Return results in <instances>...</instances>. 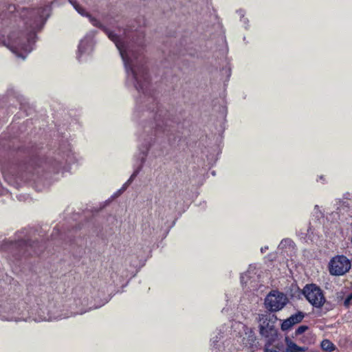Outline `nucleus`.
<instances>
[{
	"instance_id": "obj_1",
	"label": "nucleus",
	"mask_w": 352,
	"mask_h": 352,
	"mask_svg": "<svg viewBox=\"0 0 352 352\" xmlns=\"http://www.w3.org/2000/svg\"><path fill=\"white\" fill-rule=\"evenodd\" d=\"M117 47L124 63L127 76L139 91L145 92L149 83L143 56L142 36H137L129 23H98Z\"/></svg>"
},
{
	"instance_id": "obj_2",
	"label": "nucleus",
	"mask_w": 352,
	"mask_h": 352,
	"mask_svg": "<svg viewBox=\"0 0 352 352\" xmlns=\"http://www.w3.org/2000/svg\"><path fill=\"white\" fill-rule=\"evenodd\" d=\"M43 23H28L26 32L12 34L8 38V47L17 56L24 59L26 54L32 50V45L36 41V34L43 28Z\"/></svg>"
},
{
	"instance_id": "obj_3",
	"label": "nucleus",
	"mask_w": 352,
	"mask_h": 352,
	"mask_svg": "<svg viewBox=\"0 0 352 352\" xmlns=\"http://www.w3.org/2000/svg\"><path fill=\"white\" fill-rule=\"evenodd\" d=\"M303 294L309 302L316 308L322 307L326 301L322 290L314 284L306 285Z\"/></svg>"
},
{
	"instance_id": "obj_4",
	"label": "nucleus",
	"mask_w": 352,
	"mask_h": 352,
	"mask_svg": "<svg viewBox=\"0 0 352 352\" xmlns=\"http://www.w3.org/2000/svg\"><path fill=\"white\" fill-rule=\"evenodd\" d=\"M287 297L278 291H272L265 299L266 309L272 312L281 310L287 303Z\"/></svg>"
},
{
	"instance_id": "obj_5",
	"label": "nucleus",
	"mask_w": 352,
	"mask_h": 352,
	"mask_svg": "<svg viewBox=\"0 0 352 352\" xmlns=\"http://www.w3.org/2000/svg\"><path fill=\"white\" fill-rule=\"evenodd\" d=\"M350 268V261L346 256H338L331 261L329 272L332 275L340 276L347 272Z\"/></svg>"
},
{
	"instance_id": "obj_6",
	"label": "nucleus",
	"mask_w": 352,
	"mask_h": 352,
	"mask_svg": "<svg viewBox=\"0 0 352 352\" xmlns=\"http://www.w3.org/2000/svg\"><path fill=\"white\" fill-rule=\"evenodd\" d=\"M37 245L38 243L35 242H34L33 244H29L24 241H19L10 242L8 248L4 247L3 248L6 250L10 251L13 254H15L16 252H23V253L28 252L29 254H32V252L34 254H38L39 253V251L36 250Z\"/></svg>"
},
{
	"instance_id": "obj_7",
	"label": "nucleus",
	"mask_w": 352,
	"mask_h": 352,
	"mask_svg": "<svg viewBox=\"0 0 352 352\" xmlns=\"http://www.w3.org/2000/svg\"><path fill=\"white\" fill-rule=\"evenodd\" d=\"M69 2L74 10L82 16L87 18L91 22H96L97 19L77 0H53L50 3L52 6H61Z\"/></svg>"
},
{
	"instance_id": "obj_8",
	"label": "nucleus",
	"mask_w": 352,
	"mask_h": 352,
	"mask_svg": "<svg viewBox=\"0 0 352 352\" xmlns=\"http://www.w3.org/2000/svg\"><path fill=\"white\" fill-rule=\"evenodd\" d=\"M277 320L274 315H270L267 314H260L258 320L260 322V333L265 337L272 336L274 331V323Z\"/></svg>"
},
{
	"instance_id": "obj_9",
	"label": "nucleus",
	"mask_w": 352,
	"mask_h": 352,
	"mask_svg": "<svg viewBox=\"0 0 352 352\" xmlns=\"http://www.w3.org/2000/svg\"><path fill=\"white\" fill-rule=\"evenodd\" d=\"M52 6L49 3L36 9H25V11L31 16H34L36 19L45 22L47 20L52 13Z\"/></svg>"
},
{
	"instance_id": "obj_10",
	"label": "nucleus",
	"mask_w": 352,
	"mask_h": 352,
	"mask_svg": "<svg viewBox=\"0 0 352 352\" xmlns=\"http://www.w3.org/2000/svg\"><path fill=\"white\" fill-rule=\"evenodd\" d=\"M217 338V336L216 337L215 340L214 338H212L214 346H215L217 349V352H240L239 349L234 346L233 342L231 340H226L222 343L221 345H217L216 344V342H218Z\"/></svg>"
},
{
	"instance_id": "obj_11",
	"label": "nucleus",
	"mask_w": 352,
	"mask_h": 352,
	"mask_svg": "<svg viewBox=\"0 0 352 352\" xmlns=\"http://www.w3.org/2000/svg\"><path fill=\"white\" fill-rule=\"evenodd\" d=\"M92 49V41L90 38H85L81 40L78 46V53L82 55L85 53H89Z\"/></svg>"
},
{
	"instance_id": "obj_12",
	"label": "nucleus",
	"mask_w": 352,
	"mask_h": 352,
	"mask_svg": "<svg viewBox=\"0 0 352 352\" xmlns=\"http://www.w3.org/2000/svg\"><path fill=\"white\" fill-rule=\"evenodd\" d=\"M285 342L286 352H305L307 350V347L298 346L288 338H285Z\"/></svg>"
},
{
	"instance_id": "obj_13",
	"label": "nucleus",
	"mask_w": 352,
	"mask_h": 352,
	"mask_svg": "<svg viewBox=\"0 0 352 352\" xmlns=\"http://www.w3.org/2000/svg\"><path fill=\"white\" fill-rule=\"evenodd\" d=\"M320 346L322 349L327 352H331L336 349L333 343L327 339L322 341Z\"/></svg>"
},
{
	"instance_id": "obj_14",
	"label": "nucleus",
	"mask_w": 352,
	"mask_h": 352,
	"mask_svg": "<svg viewBox=\"0 0 352 352\" xmlns=\"http://www.w3.org/2000/svg\"><path fill=\"white\" fill-rule=\"evenodd\" d=\"M140 172V168L135 170L133 173L131 175L130 178L128 179V181L123 185V186L121 188V189H120L118 192V195H120L122 194L124 190H126V189L127 188V187L129 186V185L133 181V179L136 177V176L138 175Z\"/></svg>"
},
{
	"instance_id": "obj_15",
	"label": "nucleus",
	"mask_w": 352,
	"mask_h": 352,
	"mask_svg": "<svg viewBox=\"0 0 352 352\" xmlns=\"http://www.w3.org/2000/svg\"><path fill=\"white\" fill-rule=\"evenodd\" d=\"M279 348L277 346H272L271 340H268L264 346L265 352H278Z\"/></svg>"
},
{
	"instance_id": "obj_16",
	"label": "nucleus",
	"mask_w": 352,
	"mask_h": 352,
	"mask_svg": "<svg viewBox=\"0 0 352 352\" xmlns=\"http://www.w3.org/2000/svg\"><path fill=\"white\" fill-rule=\"evenodd\" d=\"M304 318V314L302 312H298L294 315H292L289 318L291 320L292 322L295 324L302 321Z\"/></svg>"
},
{
	"instance_id": "obj_17",
	"label": "nucleus",
	"mask_w": 352,
	"mask_h": 352,
	"mask_svg": "<svg viewBox=\"0 0 352 352\" xmlns=\"http://www.w3.org/2000/svg\"><path fill=\"white\" fill-rule=\"evenodd\" d=\"M294 324L292 322L291 320L289 318H287V320H285L282 324H281V329L283 331L289 329Z\"/></svg>"
},
{
	"instance_id": "obj_18",
	"label": "nucleus",
	"mask_w": 352,
	"mask_h": 352,
	"mask_svg": "<svg viewBox=\"0 0 352 352\" xmlns=\"http://www.w3.org/2000/svg\"><path fill=\"white\" fill-rule=\"evenodd\" d=\"M307 329V327L305 325L300 326L296 330V334L300 335L302 333H304Z\"/></svg>"
},
{
	"instance_id": "obj_19",
	"label": "nucleus",
	"mask_w": 352,
	"mask_h": 352,
	"mask_svg": "<svg viewBox=\"0 0 352 352\" xmlns=\"http://www.w3.org/2000/svg\"><path fill=\"white\" fill-rule=\"evenodd\" d=\"M344 304L346 307H349L351 304H352V293L346 297V298L344 300Z\"/></svg>"
},
{
	"instance_id": "obj_20",
	"label": "nucleus",
	"mask_w": 352,
	"mask_h": 352,
	"mask_svg": "<svg viewBox=\"0 0 352 352\" xmlns=\"http://www.w3.org/2000/svg\"><path fill=\"white\" fill-rule=\"evenodd\" d=\"M6 10L8 13H13L16 10V7L13 4H8L6 6Z\"/></svg>"
},
{
	"instance_id": "obj_21",
	"label": "nucleus",
	"mask_w": 352,
	"mask_h": 352,
	"mask_svg": "<svg viewBox=\"0 0 352 352\" xmlns=\"http://www.w3.org/2000/svg\"><path fill=\"white\" fill-rule=\"evenodd\" d=\"M149 147H150V145H146L145 146L142 150V153L143 154L144 156H145L146 155V153L148 152V149H149Z\"/></svg>"
},
{
	"instance_id": "obj_22",
	"label": "nucleus",
	"mask_w": 352,
	"mask_h": 352,
	"mask_svg": "<svg viewBox=\"0 0 352 352\" xmlns=\"http://www.w3.org/2000/svg\"><path fill=\"white\" fill-rule=\"evenodd\" d=\"M87 310V309H79L78 311H77L75 314H82L85 312H86Z\"/></svg>"
},
{
	"instance_id": "obj_23",
	"label": "nucleus",
	"mask_w": 352,
	"mask_h": 352,
	"mask_svg": "<svg viewBox=\"0 0 352 352\" xmlns=\"http://www.w3.org/2000/svg\"><path fill=\"white\" fill-rule=\"evenodd\" d=\"M267 249H268V248H267V247L261 248V252H265V251H266V250H267Z\"/></svg>"
},
{
	"instance_id": "obj_24",
	"label": "nucleus",
	"mask_w": 352,
	"mask_h": 352,
	"mask_svg": "<svg viewBox=\"0 0 352 352\" xmlns=\"http://www.w3.org/2000/svg\"><path fill=\"white\" fill-rule=\"evenodd\" d=\"M245 276H246V275H242V276H241V282H242L243 283V282H244V279H245Z\"/></svg>"
}]
</instances>
